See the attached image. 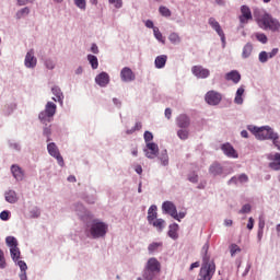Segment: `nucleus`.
Returning <instances> with one entry per match:
<instances>
[{
  "instance_id": "obj_1",
  "label": "nucleus",
  "mask_w": 280,
  "mask_h": 280,
  "mask_svg": "<svg viewBox=\"0 0 280 280\" xmlns=\"http://www.w3.org/2000/svg\"><path fill=\"white\" fill-rule=\"evenodd\" d=\"M248 130L258 139V141L271 140L273 145L280 151L279 133L275 132L270 126L249 127Z\"/></svg>"
},
{
  "instance_id": "obj_2",
  "label": "nucleus",
  "mask_w": 280,
  "mask_h": 280,
  "mask_svg": "<svg viewBox=\"0 0 280 280\" xmlns=\"http://www.w3.org/2000/svg\"><path fill=\"white\" fill-rule=\"evenodd\" d=\"M202 250L206 255L203 256V265L200 269L199 278L197 280H211L213 275H215V264L209 262V256H207L209 244H205Z\"/></svg>"
},
{
  "instance_id": "obj_3",
  "label": "nucleus",
  "mask_w": 280,
  "mask_h": 280,
  "mask_svg": "<svg viewBox=\"0 0 280 280\" xmlns=\"http://www.w3.org/2000/svg\"><path fill=\"white\" fill-rule=\"evenodd\" d=\"M161 272V262L156 258H150L145 265L143 279L152 280Z\"/></svg>"
},
{
  "instance_id": "obj_4",
  "label": "nucleus",
  "mask_w": 280,
  "mask_h": 280,
  "mask_svg": "<svg viewBox=\"0 0 280 280\" xmlns=\"http://www.w3.org/2000/svg\"><path fill=\"white\" fill-rule=\"evenodd\" d=\"M258 25L262 30H270L271 32H279L280 23L272 15L265 13L259 20Z\"/></svg>"
},
{
  "instance_id": "obj_5",
  "label": "nucleus",
  "mask_w": 280,
  "mask_h": 280,
  "mask_svg": "<svg viewBox=\"0 0 280 280\" xmlns=\"http://www.w3.org/2000/svg\"><path fill=\"white\" fill-rule=\"evenodd\" d=\"M107 232L108 225L102 221H94L90 229V233L94 240H97V237H104Z\"/></svg>"
},
{
  "instance_id": "obj_6",
  "label": "nucleus",
  "mask_w": 280,
  "mask_h": 280,
  "mask_svg": "<svg viewBox=\"0 0 280 280\" xmlns=\"http://www.w3.org/2000/svg\"><path fill=\"white\" fill-rule=\"evenodd\" d=\"M208 23H209L210 27H212V30H214V32H217L218 36H220L223 45H226V35H224V31L222 30L220 22L217 21L214 18H210L208 20Z\"/></svg>"
},
{
  "instance_id": "obj_7",
  "label": "nucleus",
  "mask_w": 280,
  "mask_h": 280,
  "mask_svg": "<svg viewBox=\"0 0 280 280\" xmlns=\"http://www.w3.org/2000/svg\"><path fill=\"white\" fill-rule=\"evenodd\" d=\"M47 150L50 156H54V159H56L59 165L62 167V165H65V159H62V155H60V150L58 149L56 143H48Z\"/></svg>"
},
{
  "instance_id": "obj_8",
  "label": "nucleus",
  "mask_w": 280,
  "mask_h": 280,
  "mask_svg": "<svg viewBox=\"0 0 280 280\" xmlns=\"http://www.w3.org/2000/svg\"><path fill=\"white\" fill-rule=\"evenodd\" d=\"M241 25H246L249 21H253V12L247 5L241 7V15L238 16Z\"/></svg>"
},
{
  "instance_id": "obj_9",
  "label": "nucleus",
  "mask_w": 280,
  "mask_h": 280,
  "mask_svg": "<svg viewBox=\"0 0 280 280\" xmlns=\"http://www.w3.org/2000/svg\"><path fill=\"white\" fill-rule=\"evenodd\" d=\"M206 102L207 104H209L210 106H218V104H220V102H222V94L215 92V91H209L206 94Z\"/></svg>"
},
{
  "instance_id": "obj_10",
  "label": "nucleus",
  "mask_w": 280,
  "mask_h": 280,
  "mask_svg": "<svg viewBox=\"0 0 280 280\" xmlns=\"http://www.w3.org/2000/svg\"><path fill=\"white\" fill-rule=\"evenodd\" d=\"M56 115V105L51 102L46 104L45 110L39 114L40 121H45L47 117H54Z\"/></svg>"
},
{
  "instance_id": "obj_11",
  "label": "nucleus",
  "mask_w": 280,
  "mask_h": 280,
  "mask_svg": "<svg viewBox=\"0 0 280 280\" xmlns=\"http://www.w3.org/2000/svg\"><path fill=\"white\" fill-rule=\"evenodd\" d=\"M162 209H163V211H165V213H168V215L174 218V220H179L178 219V211L176 210V206L174 205V202L165 201L162 205Z\"/></svg>"
},
{
  "instance_id": "obj_12",
  "label": "nucleus",
  "mask_w": 280,
  "mask_h": 280,
  "mask_svg": "<svg viewBox=\"0 0 280 280\" xmlns=\"http://www.w3.org/2000/svg\"><path fill=\"white\" fill-rule=\"evenodd\" d=\"M144 154L147 159H156V156H159V145L154 142L147 143Z\"/></svg>"
},
{
  "instance_id": "obj_13",
  "label": "nucleus",
  "mask_w": 280,
  "mask_h": 280,
  "mask_svg": "<svg viewBox=\"0 0 280 280\" xmlns=\"http://www.w3.org/2000/svg\"><path fill=\"white\" fill-rule=\"evenodd\" d=\"M136 78L137 77H136L135 72L129 67H125L121 69L120 80L122 82H135Z\"/></svg>"
},
{
  "instance_id": "obj_14",
  "label": "nucleus",
  "mask_w": 280,
  "mask_h": 280,
  "mask_svg": "<svg viewBox=\"0 0 280 280\" xmlns=\"http://www.w3.org/2000/svg\"><path fill=\"white\" fill-rule=\"evenodd\" d=\"M37 62H38V60L34 56V49H31L25 56L24 65H25V67H27V69H34V67H36Z\"/></svg>"
},
{
  "instance_id": "obj_15",
  "label": "nucleus",
  "mask_w": 280,
  "mask_h": 280,
  "mask_svg": "<svg viewBox=\"0 0 280 280\" xmlns=\"http://www.w3.org/2000/svg\"><path fill=\"white\" fill-rule=\"evenodd\" d=\"M191 72L194 73V75H196V78H209L210 75V71L209 69L202 68V66H195L191 68Z\"/></svg>"
},
{
  "instance_id": "obj_16",
  "label": "nucleus",
  "mask_w": 280,
  "mask_h": 280,
  "mask_svg": "<svg viewBox=\"0 0 280 280\" xmlns=\"http://www.w3.org/2000/svg\"><path fill=\"white\" fill-rule=\"evenodd\" d=\"M221 150L223 151L225 156H229L230 159H237V151H235L231 143L222 144Z\"/></svg>"
},
{
  "instance_id": "obj_17",
  "label": "nucleus",
  "mask_w": 280,
  "mask_h": 280,
  "mask_svg": "<svg viewBox=\"0 0 280 280\" xmlns=\"http://www.w3.org/2000/svg\"><path fill=\"white\" fill-rule=\"evenodd\" d=\"M176 125L178 126V128H189V126L191 125V120L189 119V116L180 114L176 118Z\"/></svg>"
},
{
  "instance_id": "obj_18",
  "label": "nucleus",
  "mask_w": 280,
  "mask_h": 280,
  "mask_svg": "<svg viewBox=\"0 0 280 280\" xmlns=\"http://www.w3.org/2000/svg\"><path fill=\"white\" fill-rule=\"evenodd\" d=\"M95 82L98 84V86H106L108 82H110V77H108V73L102 72L96 75Z\"/></svg>"
},
{
  "instance_id": "obj_19",
  "label": "nucleus",
  "mask_w": 280,
  "mask_h": 280,
  "mask_svg": "<svg viewBox=\"0 0 280 280\" xmlns=\"http://www.w3.org/2000/svg\"><path fill=\"white\" fill-rule=\"evenodd\" d=\"M225 80L232 81L234 84H238L240 80H242V74H240L237 70H232L225 74Z\"/></svg>"
},
{
  "instance_id": "obj_20",
  "label": "nucleus",
  "mask_w": 280,
  "mask_h": 280,
  "mask_svg": "<svg viewBox=\"0 0 280 280\" xmlns=\"http://www.w3.org/2000/svg\"><path fill=\"white\" fill-rule=\"evenodd\" d=\"M209 172L210 174H212V176H220L223 174L224 168L222 167V165L220 163L214 162L210 167H209Z\"/></svg>"
},
{
  "instance_id": "obj_21",
  "label": "nucleus",
  "mask_w": 280,
  "mask_h": 280,
  "mask_svg": "<svg viewBox=\"0 0 280 280\" xmlns=\"http://www.w3.org/2000/svg\"><path fill=\"white\" fill-rule=\"evenodd\" d=\"M4 198L7 202H10V205H14L19 202V197L16 196V191L14 190H9L5 192Z\"/></svg>"
},
{
  "instance_id": "obj_22",
  "label": "nucleus",
  "mask_w": 280,
  "mask_h": 280,
  "mask_svg": "<svg viewBox=\"0 0 280 280\" xmlns=\"http://www.w3.org/2000/svg\"><path fill=\"white\" fill-rule=\"evenodd\" d=\"M11 172L16 180H23V170L19 165H12Z\"/></svg>"
},
{
  "instance_id": "obj_23",
  "label": "nucleus",
  "mask_w": 280,
  "mask_h": 280,
  "mask_svg": "<svg viewBox=\"0 0 280 280\" xmlns=\"http://www.w3.org/2000/svg\"><path fill=\"white\" fill-rule=\"evenodd\" d=\"M154 63L156 69H163V67H165V65L167 63V56L166 55L158 56L155 58Z\"/></svg>"
},
{
  "instance_id": "obj_24",
  "label": "nucleus",
  "mask_w": 280,
  "mask_h": 280,
  "mask_svg": "<svg viewBox=\"0 0 280 280\" xmlns=\"http://www.w3.org/2000/svg\"><path fill=\"white\" fill-rule=\"evenodd\" d=\"M156 209H158L156 206H151V207L149 208V210H148V217H147L149 224H150L151 222H154V221L156 220V218H158Z\"/></svg>"
},
{
  "instance_id": "obj_25",
  "label": "nucleus",
  "mask_w": 280,
  "mask_h": 280,
  "mask_svg": "<svg viewBox=\"0 0 280 280\" xmlns=\"http://www.w3.org/2000/svg\"><path fill=\"white\" fill-rule=\"evenodd\" d=\"M52 94L56 97H52L54 102H59V104H62V100H65V95H62V91L60 90V88L55 86L52 88Z\"/></svg>"
},
{
  "instance_id": "obj_26",
  "label": "nucleus",
  "mask_w": 280,
  "mask_h": 280,
  "mask_svg": "<svg viewBox=\"0 0 280 280\" xmlns=\"http://www.w3.org/2000/svg\"><path fill=\"white\" fill-rule=\"evenodd\" d=\"M168 237L172 240H178V224L174 223L170 225Z\"/></svg>"
},
{
  "instance_id": "obj_27",
  "label": "nucleus",
  "mask_w": 280,
  "mask_h": 280,
  "mask_svg": "<svg viewBox=\"0 0 280 280\" xmlns=\"http://www.w3.org/2000/svg\"><path fill=\"white\" fill-rule=\"evenodd\" d=\"M245 93L244 86H241L237 89L234 102L238 105L244 104V98L243 95Z\"/></svg>"
},
{
  "instance_id": "obj_28",
  "label": "nucleus",
  "mask_w": 280,
  "mask_h": 280,
  "mask_svg": "<svg viewBox=\"0 0 280 280\" xmlns=\"http://www.w3.org/2000/svg\"><path fill=\"white\" fill-rule=\"evenodd\" d=\"M149 224L154 226V229H156L158 231H163V229H165V220H163V219H155L154 221H152Z\"/></svg>"
},
{
  "instance_id": "obj_29",
  "label": "nucleus",
  "mask_w": 280,
  "mask_h": 280,
  "mask_svg": "<svg viewBox=\"0 0 280 280\" xmlns=\"http://www.w3.org/2000/svg\"><path fill=\"white\" fill-rule=\"evenodd\" d=\"M253 54V44L247 43L244 48H243V52L242 56L243 58H250V55Z\"/></svg>"
},
{
  "instance_id": "obj_30",
  "label": "nucleus",
  "mask_w": 280,
  "mask_h": 280,
  "mask_svg": "<svg viewBox=\"0 0 280 280\" xmlns=\"http://www.w3.org/2000/svg\"><path fill=\"white\" fill-rule=\"evenodd\" d=\"M10 253L13 261H19V259H21V249H19V246L10 248Z\"/></svg>"
},
{
  "instance_id": "obj_31",
  "label": "nucleus",
  "mask_w": 280,
  "mask_h": 280,
  "mask_svg": "<svg viewBox=\"0 0 280 280\" xmlns=\"http://www.w3.org/2000/svg\"><path fill=\"white\" fill-rule=\"evenodd\" d=\"M5 242H7V246H9L10 248H15L16 246H19V242L14 236H8L5 238Z\"/></svg>"
},
{
  "instance_id": "obj_32",
  "label": "nucleus",
  "mask_w": 280,
  "mask_h": 280,
  "mask_svg": "<svg viewBox=\"0 0 280 280\" xmlns=\"http://www.w3.org/2000/svg\"><path fill=\"white\" fill-rule=\"evenodd\" d=\"M88 60L92 69H97V67H100V62L97 61V57H95V55H89Z\"/></svg>"
},
{
  "instance_id": "obj_33",
  "label": "nucleus",
  "mask_w": 280,
  "mask_h": 280,
  "mask_svg": "<svg viewBox=\"0 0 280 280\" xmlns=\"http://www.w3.org/2000/svg\"><path fill=\"white\" fill-rule=\"evenodd\" d=\"M168 40L173 45H178V43H180V35H178V33H171L168 36Z\"/></svg>"
},
{
  "instance_id": "obj_34",
  "label": "nucleus",
  "mask_w": 280,
  "mask_h": 280,
  "mask_svg": "<svg viewBox=\"0 0 280 280\" xmlns=\"http://www.w3.org/2000/svg\"><path fill=\"white\" fill-rule=\"evenodd\" d=\"M177 137H179V139H182V141H187V139H189V130L179 129L177 131Z\"/></svg>"
},
{
  "instance_id": "obj_35",
  "label": "nucleus",
  "mask_w": 280,
  "mask_h": 280,
  "mask_svg": "<svg viewBox=\"0 0 280 280\" xmlns=\"http://www.w3.org/2000/svg\"><path fill=\"white\" fill-rule=\"evenodd\" d=\"M153 34L154 37L156 38V40H159L160 43H165V39L163 38V34L161 33V31L159 30V27H153Z\"/></svg>"
},
{
  "instance_id": "obj_36",
  "label": "nucleus",
  "mask_w": 280,
  "mask_h": 280,
  "mask_svg": "<svg viewBox=\"0 0 280 280\" xmlns=\"http://www.w3.org/2000/svg\"><path fill=\"white\" fill-rule=\"evenodd\" d=\"M230 253H231V257H235V255H237V253H242V248H240L237 246V244H232L230 246Z\"/></svg>"
},
{
  "instance_id": "obj_37",
  "label": "nucleus",
  "mask_w": 280,
  "mask_h": 280,
  "mask_svg": "<svg viewBox=\"0 0 280 280\" xmlns=\"http://www.w3.org/2000/svg\"><path fill=\"white\" fill-rule=\"evenodd\" d=\"M159 12L162 16H172V11L167 7H160Z\"/></svg>"
},
{
  "instance_id": "obj_38",
  "label": "nucleus",
  "mask_w": 280,
  "mask_h": 280,
  "mask_svg": "<svg viewBox=\"0 0 280 280\" xmlns=\"http://www.w3.org/2000/svg\"><path fill=\"white\" fill-rule=\"evenodd\" d=\"M163 246V243H151L148 247L149 253H154L155 250H159Z\"/></svg>"
},
{
  "instance_id": "obj_39",
  "label": "nucleus",
  "mask_w": 280,
  "mask_h": 280,
  "mask_svg": "<svg viewBox=\"0 0 280 280\" xmlns=\"http://www.w3.org/2000/svg\"><path fill=\"white\" fill-rule=\"evenodd\" d=\"M143 128V125L141 122H136L135 127L130 130H127V135H132L133 132H137Z\"/></svg>"
},
{
  "instance_id": "obj_40",
  "label": "nucleus",
  "mask_w": 280,
  "mask_h": 280,
  "mask_svg": "<svg viewBox=\"0 0 280 280\" xmlns=\"http://www.w3.org/2000/svg\"><path fill=\"white\" fill-rule=\"evenodd\" d=\"M108 2L110 3V5H114V8H116L117 10H119V8H122L124 5V0H108Z\"/></svg>"
},
{
  "instance_id": "obj_41",
  "label": "nucleus",
  "mask_w": 280,
  "mask_h": 280,
  "mask_svg": "<svg viewBox=\"0 0 280 280\" xmlns=\"http://www.w3.org/2000/svg\"><path fill=\"white\" fill-rule=\"evenodd\" d=\"M74 3L80 10H86V0H74Z\"/></svg>"
},
{
  "instance_id": "obj_42",
  "label": "nucleus",
  "mask_w": 280,
  "mask_h": 280,
  "mask_svg": "<svg viewBox=\"0 0 280 280\" xmlns=\"http://www.w3.org/2000/svg\"><path fill=\"white\" fill-rule=\"evenodd\" d=\"M160 160L162 161V165H167L170 163L167 151H164V153L161 154Z\"/></svg>"
},
{
  "instance_id": "obj_43",
  "label": "nucleus",
  "mask_w": 280,
  "mask_h": 280,
  "mask_svg": "<svg viewBox=\"0 0 280 280\" xmlns=\"http://www.w3.org/2000/svg\"><path fill=\"white\" fill-rule=\"evenodd\" d=\"M27 14H30V8L25 7L18 12V19H21V16H27Z\"/></svg>"
},
{
  "instance_id": "obj_44",
  "label": "nucleus",
  "mask_w": 280,
  "mask_h": 280,
  "mask_svg": "<svg viewBox=\"0 0 280 280\" xmlns=\"http://www.w3.org/2000/svg\"><path fill=\"white\" fill-rule=\"evenodd\" d=\"M5 255L3 254V250L0 249V268L3 269L5 268Z\"/></svg>"
},
{
  "instance_id": "obj_45",
  "label": "nucleus",
  "mask_w": 280,
  "mask_h": 280,
  "mask_svg": "<svg viewBox=\"0 0 280 280\" xmlns=\"http://www.w3.org/2000/svg\"><path fill=\"white\" fill-rule=\"evenodd\" d=\"M257 40H259V43H262L264 45H266V43H268V37L266 36V34H258L256 35Z\"/></svg>"
},
{
  "instance_id": "obj_46",
  "label": "nucleus",
  "mask_w": 280,
  "mask_h": 280,
  "mask_svg": "<svg viewBox=\"0 0 280 280\" xmlns=\"http://www.w3.org/2000/svg\"><path fill=\"white\" fill-rule=\"evenodd\" d=\"M268 58H270V57L268 56V52L261 51V52L259 54V61H260V62H268Z\"/></svg>"
},
{
  "instance_id": "obj_47",
  "label": "nucleus",
  "mask_w": 280,
  "mask_h": 280,
  "mask_svg": "<svg viewBox=\"0 0 280 280\" xmlns=\"http://www.w3.org/2000/svg\"><path fill=\"white\" fill-rule=\"evenodd\" d=\"M152 139H154V136L152 135V132L145 131L144 132V141H145V143H151L150 141H152Z\"/></svg>"
},
{
  "instance_id": "obj_48",
  "label": "nucleus",
  "mask_w": 280,
  "mask_h": 280,
  "mask_svg": "<svg viewBox=\"0 0 280 280\" xmlns=\"http://www.w3.org/2000/svg\"><path fill=\"white\" fill-rule=\"evenodd\" d=\"M252 207L249 203H246L242 207V209L238 211V213H250Z\"/></svg>"
},
{
  "instance_id": "obj_49",
  "label": "nucleus",
  "mask_w": 280,
  "mask_h": 280,
  "mask_svg": "<svg viewBox=\"0 0 280 280\" xmlns=\"http://www.w3.org/2000/svg\"><path fill=\"white\" fill-rule=\"evenodd\" d=\"M45 67L47 68V69H55L56 68V63H54V60H51V59H46L45 60Z\"/></svg>"
},
{
  "instance_id": "obj_50",
  "label": "nucleus",
  "mask_w": 280,
  "mask_h": 280,
  "mask_svg": "<svg viewBox=\"0 0 280 280\" xmlns=\"http://www.w3.org/2000/svg\"><path fill=\"white\" fill-rule=\"evenodd\" d=\"M18 266H19L21 272H25L27 270V264H25V261H23V260H19Z\"/></svg>"
},
{
  "instance_id": "obj_51",
  "label": "nucleus",
  "mask_w": 280,
  "mask_h": 280,
  "mask_svg": "<svg viewBox=\"0 0 280 280\" xmlns=\"http://www.w3.org/2000/svg\"><path fill=\"white\" fill-rule=\"evenodd\" d=\"M269 167L271 170H275V172H279V170H280V162H271V163H269Z\"/></svg>"
},
{
  "instance_id": "obj_52",
  "label": "nucleus",
  "mask_w": 280,
  "mask_h": 280,
  "mask_svg": "<svg viewBox=\"0 0 280 280\" xmlns=\"http://www.w3.org/2000/svg\"><path fill=\"white\" fill-rule=\"evenodd\" d=\"M0 219L1 220H3L4 222L5 221H8V220H10V212L9 211H2L1 213H0Z\"/></svg>"
},
{
  "instance_id": "obj_53",
  "label": "nucleus",
  "mask_w": 280,
  "mask_h": 280,
  "mask_svg": "<svg viewBox=\"0 0 280 280\" xmlns=\"http://www.w3.org/2000/svg\"><path fill=\"white\" fill-rule=\"evenodd\" d=\"M266 228V220H264L261 217L259 218L258 221V231H264V229Z\"/></svg>"
},
{
  "instance_id": "obj_54",
  "label": "nucleus",
  "mask_w": 280,
  "mask_h": 280,
  "mask_svg": "<svg viewBox=\"0 0 280 280\" xmlns=\"http://www.w3.org/2000/svg\"><path fill=\"white\" fill-rule=\"evenodd\" d=\"M254 226H255V219H253V217H250V218L248 219L247 229H248L249 231H253Z\"/></svg>"
},
{
  "instance_id": "obj_55",
  "label": "nucleus",
  "mask_w": 280,
  "mask_h": 280,
  "mask_svg": "<svg viewBox=\"0 0 280 280\" xmlns=\"http://www.w3.org/2000/svg\"><path fill=\"white\" fill-rule=\"evenodd\" d=\"M238 183H248V175L246 174H241L238 176Z\"/></svg>"
},
{
  "instance_id": "obj_56",
  "label": "nucleus",
  "mask_w": 280,
  "mask_h": 280,
  "mask_svg": "<svg viewBox=\"0 0 280 280\" xmlns=\"http://www.w3.org/2000/svg\"><path fill=\"white\" fill-rule=\"evenodd\" d=\"M269 161H277V162H280V153H276V154H270L268 156Z\"/></svg>"
},
{
  "instance_id": "obj_57",
  "label": "nucleus",
  "mask_w": 280,
  "mask_h": 280,
  "mask_svg": "<svg viewBox=\"0 0 280 280\" xmlns=\"http://www.w3.org/2000/svg\"><path fill=\"white\" fill-rule=\"evenodd\" d=\"M238 177L237 176H233L229 182L228 185H237L238 182Z\"/></svg>"
},
{
  "instance_id": "obj_58",
  "label": "nucleus",
  "mask_w": 280,
  "mask_h": 280,
  "mask_svg": "<svg viewBox=\"0 0 280 280\" xmlns=\"http://www.w3.org/2000/svg\"><path fill=\"white\" fill-rule=\"evenodd\" d=\"M145 27H148L149 30H154V27L156 26H154V22H152V20H148L145 22Z\"/></svg>"
},
{
  "instance_id": "obj_59",
  "label": "nucleus",
  "mask_w": 280,
  "mask_h": 280,
  "mask_svg": "<svg viewBox=\"0 0 280 280\" xmlns=\"http://www.w3.org/2000/svg\"><path fill=\"white\" fill-rule=\"evenodd\" d=\"M279 54V48H273L270 52H268L269 58H275V56Z\"/></svg>"
},
{
  "instance_id": "obj_60",
  "label": "nucleus",
  "mask_w": 280,
  "mask_h": 280,
  "mask_svg": "<svg viewBox=\"0 0 280 280\" xmlns=\"http://www.w3.org/2000/svg\"><path fill=\"white\" fill-rule=\"evenodd\" d=\"M188 180H189L190 183H198V175H196V174L190 175V176L188 177Z\"/></svg>"
},
{
  "instance_id": "obj_61",
  "label": "nucleus",
  "mask_w": 280,
  "mask_h": 280,
  "mask_svg": "<svg viewBox=\"0 0 280 280\" xmlns=\"http://www.w3.org/2000/svg\"><path fill=\"white\" fill-rule=\"evenodd\" d=\"M165 117H166V119H172V108L165 109Z\"/></svg>"
},
{
  "instance_id": "obj_62",
  "label": "nucleus",
  "mask_w": 280,
  "mask_h": 280,
  "mask_svg": "<svg viewBox=\"0 0 280 280\" xmlns=\"http://www.w3.org/2000/svg\"><path fill=\"white\" fill-rule=\"evenodd\" d=\"M91 51H92V54H98L100 49L97 48V45L93 44L91 47Z\"/></svg>"
},
{
  "instance_id": "obj_63",
  "label": "nucleus",
  "mask_w": 280,
  "mask_h": 280,
  "mask_svg": "<svg viewBox=\"0 0 280 280\" xmlns=\"http://www.w3.org/2000/svg\"><path fill=\"white\" fill-rule=\"evenodd\" d=\"M44 135H45L46 137H50V136H51V128L46 127V128L44 129Z\"/></svg>"
},
{
  "instance_id": "obj_64",
  "label": "nucleus",
  "mask_w": 280,
  "mask_h": 280,
  "mask_svg": "<svg viewBox=\"0 0 280 280\" xmlns=\"http://www.w3.org/2000/svg\"><path fill=\"white\" fill-rule=\"evenodd\" d=\"M20 279L21 280H27V272L23 271L20 273Z\"/></svg>"
}]
</instances>
